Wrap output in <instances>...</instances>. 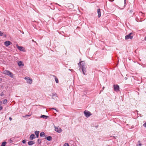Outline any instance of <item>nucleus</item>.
Listing matches in <instances>:
<instances>
[{
    "mask_svg": "<svg viewBox=\"0 0 146 146\" xmlns=\"http://www.w3.org/2000/svg\"><path fill=\"white\" fill-rule=\"evenodd\" d=\"M25 79L26 80L27 83H28L29 84H32V79H31L29 78L28 77H25Z\"/></svg>",
    "mask_w": 146,
    "mask_h": 146,
    "instance_id": "obj_5",
    "label": "nucleus"
},
{
    "mask_svg": "<svg viewBox=\"0 0 146 146\" xmlns=\"http://www.w3.org/2000/svg\"><path fill=\"white\" fill-rule=\"evenodd\" d=\"M3 33L1 31H0V36H2L3 35Z\"/></svg>",
    "mask_w": 146,
    "mask_h": 146,
    "instance_id": "obj_25",
    "label": "nucleus"
},
{
    "mask_svg": "<svg viewBox=\"0 0 146 146\" xmlns=\"http://www.w3.org/2000/svg\"><path fill=\"white\" fill-rule=\"evenodd\" d=\"M145 40L146 41V36L145 37Z\"/></svg>",
    "mask_w": 146,
    "mask_h": 146,
    "instance_id": "obj_34",
    "label": "nucleus"
},
{
    "mask_svg": "<svg viewBox=\"0 0 146 146\" xmlns=\"http://www.w3.org/2000/svg\"><path fill=\"white\" fill-rule=\"evenodd\" d=\"M9 142L10 143H12L13 142V141L11 139H10L9 140Z\"/></svg>",
    "mask_w": 146,
    "mask_h": 146,
    "instance_id": "obj_28",
    "label": "nucleus"
},
{
    "mask_svg": "<svg viewBox=\"0 0 146 146\" xmlns=\"http://www.w3.org/2000/svg\"><path fill=\"white\" fill-rule=\"evenodd\" d=\"M114 90L116 92L119 91V86L118 85H113Z\"/></svg>",
    "mask_w": 146,
    "mask_h": 146,
    "instance_id": "obj_6",
    "label": "nucleus"
},
{
    "mask_svg": "<svg viewBox=\"0 0 146 146\" xmlns=\"http://www.w3.org/2000/svg\"><path fill=\"white\" fill-rule=\"evenodd\" d=\"M26 142V141L25 140H24L22 141V142L23 143H25Z\"/></svg>",
    "mask_w": 146,
    "mask_h": 146,
    "instance_id": "obj_24",
    "label": "nucleus"
},
{
    "mask_svg": "<svg viewBox=\"0 0 146 146\" xmlns=\"http://www.w3.org/2000/svg\"><path fill=\"white\" fill-rule=\"evenodd\" d=\"M46 139L47 140L50 141L51 140L52 138L51 136H49L47 137Z\"/></svg>",
    "mask_w": 146,
    "mask_h": 146,
    "instance_id": "obj_17",
    "label": "nucleus"
},
{
    "mask_svg": "<svg viewBox=\"0 0 146 146\" xmlns=\"http://www.w3.org/2000/svg\"><path fill=\"white\" fill-rule=\"evenodd\" d=\"M9 120H10V121H11L12 120V118L11 117H9Z\"/></svg>",
    "mask_w": 146,
    "mask_h": 146,
    "instance_id": "obj_31",
    "label": "nucleus"
},
{
    "mask_svg": "<svg viewBox=\"0 0 146 146\" xmlns=\"http://www.w3.org/2000/svg\"><path fill=\"white\" fill-rule=\"evenodd\" d=\"M63 146H69V145L68 143H65Z\"/></svg>",
    "mask_w": 146,
    "mask_h": 146,
    "instance_id": "obj_22",
    "label": "nucleus"
},
{
    "mask_svg": "<svg viewBox=\"0 0 146 146\" xmlns=\"http://www.w3.org/2000/svg\"><path fill=\"white\" fill-rule=\"evenodd\" d=\"M35 138V135L34 134H32L30 135L29 138L31 140H32Z\"/></svg>",
    "mask_w": 146,
    "mask_h": 146,
    "instance_id": "obj_10",
    "label": "nucleus"
},
{
    "mask_svg": "<svg viewBox=\"0 0 146 146\" xmlns=\"http://www.w3.org/2000/svg\"><path fill=\"white\" fill-rule=\"evenodd\" d=\"M18 64L19 66H23L24 65L21 61L19 62L18 63Z\"/></svg>",
    "mask_w": 146,
    "mask_h": 146,
    "instance_id": "obj_15",
    "label": "nucleus"
},
{
    "mask_svg": "<svg viewBox=\"0 0 146 146\" xmlns=\"http://www.w3.org/2000/svg\"><path fill=\"white\" fill-rule=\"evenodd\" d=\"M78 65L79 67V70H82L83 73L84 75H86V68L85 67V64L84 61H80V62L78 63Z\"/></svg>",
    "mask_w": 146,
    "mask_h": 146,
    "instance_id": "obj_1",
    "label": "nucleus"
},
{
    "mask_svg": "<svg viewBox=\"0 0 146 146\" xmlns=\"http://www.w3.org/2000/svg\"><path fill=\"white\" fill-rule=\"evenodd\" d=\"M54 77H55V79L56 83H58V80L57 78L55 76H54Z\"/></svg>",
    "mask_w": 146,
    "mask_h": 146,
    "instance_id": "obj_20",
    "label": "nucleus"
},
{
    "mask_svg": "<svg viewBox=\"0 0 146 146\" xmlns=\"http://www.w3.org/2000/svg\"><path fill=\"white\" fill-rule=\"evenodd\" d=\"M84 113L85 116L87 117H89L92 115L91 113L88 111H85L84 112Z\"/></svg>",
    "mask_w": 146,
    "mask_h": 146,
    "instance_id": "obj_4",
    "label": "nucleus"
},
{
    "mask_svg": "<svg viewBox=\"0 0 146 146\" xmlns=\"http://www.w3.org/2000/svg\"><path fill=\"white\" fill-rule=\"evenodd\" d=\"M125 0H124V4H125V5L124 6V7H125Z\"/></svg>",
    "mask_w": 146,
    "mask_h": 146,
    "instance_id": "obj_30",
    "label": "nucleus"
},
{
    "mask_svg": "<svg viewBox=\"0 0 146 146\" xmlns=\"http://www.w3.org/2000/svg\"><path fill=\"white\" fill-rule=\"evenodd\" d=\"M51 109H53V110H55L56 111H58V110H56V108H51Z\"/></svg>",
    "mask_w": 146,
    "mask_h": 146,
    "instance_id": "obj_27",
    "label": "nucleus"
},
{
    "mask_svg": "<svg viewBox=\"0 0 146 146\" xmlns=\"http://www.w3.org/2000/svg\"><path fill=\"white\" fill-rule=\"evenodd\" d=\"M39 131H36L35 132V134L36 135V137L38 138L39 136Z\"/></svg>",
    "mask_w": 146,
    "mask_h": 146,
    "instance_id": "obj_13",
    "label": "nucleus"
},
{
    "mask_svg": "<svg viewBox=\"0 0 146 146\" xmlns=\"http://www.w3.org/2000/svg\"><path fill=\"white\" fill-rule=\"evenodd\" d=\"M31 115H26L25 117H27V116H30Z\"/></svg>",
    "mask_w": 146,
    "mask_h": 146,
    "instance_id": "obj_32",
    "label": "nucleus"
},
{
    "mask_svg": "<svg viewBox=\"0 0 146 146\" xmlns=\"http://www.w3.org/2000/svg\"><path fill=\"white\" fill-rule=\"evenodd\" d=\"M4 43V45L7 47L12 44L11 42L9 41H6Z\"/></svg>",
    "mask_w": 146,
    "mask_h": 146,
    "instance_id": "obj_8",
    "label": "nucleus"
},
{
    "mask_svg": "<svg viewBox=\"0 0 146 146\" xmlns=\"http://www.w3.org/2000/svg\"><path fill=\"white\" fill-rule=\"evenodd\" d=\"M35 142L34 141H31L28 142V144L29 145H32L35 143Z\"/></svg>",
    "mask_w": 146,
    "mask_h": 146,
    "instance_id": "obj_12",
    "label": "nucleus"
},
{
    "mask_svg": "<svg viewBox=\"0 0 146 146\" xmlns=\"http://www.w3.org/2000/svg\"><path fill=\"white\" fill-rule=\"evenodd\" d=\"M37 141H38V143L39 144H40V143H41V140H40V139H38V140H37Z\"/></svg>",
    "mask_w": 146,
    "mask_h": 146,
    "instance_id": "obj_23",
    "label": "nucleus"
},
{
    "mask_svg": "<svg viewBox=\"0 0 146 146\" xmlns=\"http://www.w3.org/2000/svg\"><path fill=\"white\" fill-rule=\"evenodd\" d=\"M129 12L130 13H131L132 12H133V11L132 10H130V11H129Z\"/></svg>",
    "mask_w": 146,
    "mask_h": 146,
    "instance_id": "obj_29",
    "label": "nucleus"
},
{
    "mask_svg": "<svg viewBox=\"0 0 146 146\" xmlns=\"http://www.w3.org/2000/svg\"><path fill=\"white\" fill-rule=\"evenodd\" d=\"M7 102V100L6 99H5L3 100V103L4 104L6 103Z\"/></svg>",
    "mask_w": 146,
    "mask_h": 146,
    "instance_id": "obj_21",
    "label": "nucleus"
},
{
    "mask_svg": "<svg viewBox=\"0 0 146 146\" xmlns=\"http://www.w3.org/2000/svg\"><path fill=\"white\" fill-rule=\"evenodd\" d=\"M32 41H34V40H32Z\"/></svg>",
    "mask_w": 146,
    "mask_h": 146,
    "instance_id": "obj_38",
    "label": "nucleus"
},
{
    "mask_svg": "<svg viewBox=\"0 0 146 146\" xmlns=\"http://www.w3.org/2000/svg\"><path fill=\"white\" fill-rule=\"evenodd\" d=\"M55 130L58 133H60L62 131V129L60 128L59 127H55Z\"/></svg>",
    "mask_w": 146,
    "mask_h": 146,
    "instance_id": "obj_7",
    "label": "nucleus"
},
{
    "mask_svg": "<svg viewBox=\"0 0 146 146\" xmlns=\"http://www.w3.org/2000/svg\"><path fill=\"white\" fill-rule=\"evenodd\" d=\"M69 70H73L72 69H71V70L69 69Z\"/></svg>",
    "mask_w": 146,
    "mask_h": 146,
    "instance_id": "obj_36",
    "label": "nucleus"
},
{
    "mask_svg": "<svg viewBox=\"0 0 146 146\" xmlns=\"http://www.w3.org/2000/svg\"><path fill=\"white\" fill-rule=\"evenodd\" d=\"M4 95V94L3 93V92H1V94H0V96H3Z\"/></svg>",
    "mask_w": 146,
    "mask_h": 146,
    "instance_id": "obj_26",
    "label": "nucleus"
},
{
    "mask_svg": "<svg viewBox=\"0 0 146 146\" xmlns=\"http://www.w3.org/2000/svg\"><path fill=\"white\" fill-rule=\"evenodd\" d=\"M7 143L6 142H4L2 143L1 146H5V145Z\"/></svg>",
    "mask_w": 146,
    "mask_h": 146,
    "instance_id": "obj_19",
    "label": "nucleus"
},
{
    "mask_svg": "<svg viewBox=\"0 0 146 146\" xmlns=\"http://www.w3.org/2000/svg\"><path fill=\"white\" fill-rule=\"evenodd\" d=\"M114 1V0H111V1Z\"/></svg>",
    "mask_w": 146,
    "mask_h": 146,
    "instance_id": "obj_35",
    "label": "nucleus"
},
{
    "mask_svg": "<svg viewBox=\"0 0 146 146\" xmlns=\"http://www.w3.org/2000/svg\"><path fill=\"white\" fill-rule=\"evenodd\" d=\"M2 104V102L1 101H0V106Z\"/></svg>",
    "mask_w": 146,
    "mask_h": 146,
    "instance_id": "obj_33",
    "label": "nucleus"
},
{
    "mask_svg": "<svg viewBox=\"0 0 146 146\" xmlns=\"http://www.w3.org/2000/svg\"><path fill=\"white\" fill-rule=\"evenodd\" d=\"M3 73L4 74L8 75L12 78L13 77V74L9 71L7 70H5L3 71Z\"/></svg>",
    "mask_w": 146,
    "mask_h": 146,
    "instance_id": "obj_2",
    "label": "nucleus"
},
{
    "mask_svg": "<svg viewBox=\"0 0 146 146\" xmlns=\"http://www.w3.org/2000/svg\"><path fill=\"white\" fill-rule=\"evenodd\" d=\"M125 79H127V78H125Z\"/></svg>",
    "mask_w": 146,
    "mask_h": 146,
    "instance_id": "obj_37",
    "label": "nucleus"
},
{
    "mask_svg": "<svg viewBox=\"0 0 146 146\" xmlns=\"http://www.w3.org/2000/svg\"><path fill=\"white\" fill-rule=\"evenodd\" d=\"M97 12L98 13V16L99 18H100L101 16L100 9H98L97 10Z\"/></svg>",
    "mask_w": 146,
    "mask_h": 146,
    "instance_id": "obj_11",
    "label": "nucleus"
},
{
    "mask_svg": "<svg viewBox=\"0 0 146 146\" xmlns=\"http://www.w3.org/2000/svg\"><path fill=\"white\" fill-rule=\"evenodd\" d=\"M40 135L41 137H44L45 135V133L44 132H42L40 133Z\"/></svg>",
    "mask_w": 146,
    "mask_h": 146,
    "instance_id": "obj_16",
    "label": "nucleus"
},
{
    "mask_svg": "<svg viewBox=\"0 0 146 146\" xmlns=\"http://www.w3.org/2000/svg\"><path fill=\"white\" fill-rule=\"evenodd\" d=\"M16 46L17 48L20 51H24V48L23 47L21 46H19L17 44L16 45Z\"/></svg>",
    "mask_w": 146,
    "mask_h": 146,
    "instance_id": "obj_9",
    "label": "nucleus"
},
{
    "mask_svg": "<svg viewBox=\"0 0 146 146\" xmlns=\"http://www.w3.org/2000/svg\"><path fill=\"white\" fill-rule=\"evenodd\" d=\"M132 34L133 33H131L128 35H127L125 36V39L126 40H127L129 39H132L133 37V36L131 35H132Z\"/></svg>",
    "mask_w": 146,
    "mask_h": 146,
    "instance_id": "obj_3",
    "label": "nucleus"
},
{
    "mask_svg": "<svg viewBox=\"0 0 146 146\" xmlns=\"http://www.w3.org/2000/svg\"><path fill=\"white\" fill-rule=\"evenodd\" d=\"M48 116H46L44 115H42L40 117V118H43L44 119H46L48 117Z\"/></svg>",
    "mask_w": 146,
    "mask_h": 146,
    "instance_id": "obj_14",
    "label": "nucleus"
},
{
    "mask_svg": "<svg viewBox=\"0 0 146 146\" xmlns=\"http://www.w3.org/2000/svg\"><path fill=\"white\" fill-rule=\"evenodd\" d=\"M142 144L140 141H138V144L137 145V146H142Z\"/></svg>",
    "mask_w": 146,
    "mask_h": 146,
    "instance_id": "obj_18",
    "label": "nucleus"
}]
</instances>
